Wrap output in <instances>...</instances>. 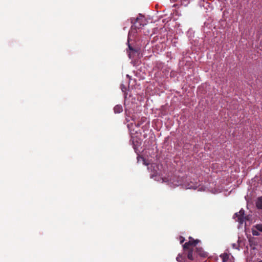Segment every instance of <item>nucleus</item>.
<instances>
[{
    "label": "nucleus",
    "instance_id": "1",
    "mask_svg": "<svg viewBox=\"0 0 262 262\" xmlns=\"http://www.w3.org/2000/svg\"><path fill=\"white\" fill-rule=\"evenodd\" d=\"M174 185L177 186L182 185L186 189H195L198 187L199 184L197 179H193V181H192L189 178L185 179L181 178Z\"/></svg>",
    "mask_w": 262,
    "mask_h": 262
},
{
    "label": "nucleus",
    "instance_id": "2",
    "mask_svg": "<svg viewBox=\"0 0 262 262\" xmlns=\"http://www.w3.org/2000/svg\"><path fill=\"white\" fill-rule=\"evenodd\" d=\"M234 219H236V221L238 222L240 224L247 220V216L245 215V211L243 209H241L238 212H236L234 214Z\"/></svg>",
    "mask_w": 262,
    "mask_h": 262
},
{
    "label": "nucleus",
    "instance_id": "3",
    "mask_svg": "<svg viewBox=\"0 0 262 262\" xmlns=\"http://www.w3.org/2000/svg\"><path fill=\"white\" fill-rule=\"evenodd\" d=\"M189 241L183 245L184 249H188L190 246H195L200 241L199 239H194L192 237H189Z\"/></svg>",
    "mask_w": 262,
    "mask_h": 262
},
{
    "label": "nucleus",
    "instance_id": "4",
    "mask_svg": "<svg viewBox=\"0 0 262 262\" xmlns=\"http://www.w3.org/2000/svg\"><path fill=\"white\" fill-rule=\"evenodd\" d=\"M195 252L202 257H206L207 256L206 252L203 251L201 247H196L195 248Z\"/></svg>",
    "mask_w": 262,
    "mask_h": 262
},
{
    "label": "nucleus",
    "instance_id": "5",
    "mask_svg": "<svg viewBox=\"0 0 262 262\" xmlns=\"http://www.w3.org/2000/svg\"><path fill=\"white\" fill-rule=\"evenodd\" d=\"M114 111L115 113H120L123 111V107L121 105L118 104L114 107Z\"/></svg>",
    "mask_w": 262,
    "mask_h": 262
},
{
    "label": "nucleus",
    "instance_id": "6",
    "mask_svg": "<svg viewBox=\"0 0 262 262\" xmlns=\"http://www.w3.org/2000/svg\"><path fill=\"white\" fill-rule=\"evenodd\" d=\"M128 48L129 49L128 56L130 58H132L134 57V54L136 52V51L135 49H134V48L130 45L128 46Z\"/></svg>",
    "mask_w": 262,
    "mask_h": 262
},
{
    "label": "nucleus",
    "instance_id": "7",
    "mask_svg": "<svg viewBox=\"0 0 262 262\" xmlns=\"http://www.w3.org/2000/svg\"><path fill=\"white\" fill-rule=\"evenodd\" d=\"M256 206L259 209H262V196L258 198L256 202Z\"/></svg>",
    "mask_w": 262,
    "mask_h": 262
},
{
    "label": "nucleus",
    "instance_id": "8",
    "mask_svg": "<svg viewBox=\"0 0 262 262\" xmlns=\"http://www.w3.org/2000/svg\"><path fill=\"white\" fill-rule=\"evenodd\" d=\"M221 257L222 258L223 262H226L229 259V255L226 253H224L221 255Z\"/></svg>",
    "mask_w": 262,
    "mask_h": 262
},
{
    "label": "nucleus",
    "instance_id": "9",
    "mask_svg": "<svg viewBox=\"0 0 262 262\" xmlns=\"http://www.w3.org/2000/svg\"><path fill=\"white\" fill-rule=\"evenodd\" d=\"M121 89L122 91L123 92H124V97H125V98H126V96H127V93H126L127 88H126V86L123 84H121Z\"/></svg>",
    "mask_w": 262,
    "mask_h": 262
},
{
    "label": "nucleus",
    "instance_id": "10",
    "mask_svg": "<svg viewBox=\"0 0 262 262\" xmlns=\"http://www.w3.org/2000/svg\"><path fill=\"white\" fill-rule=\"evenodd\" d=\"M187 257L189 259L193 260V250H189V251L188 253V255H187Z\"/></svg>",
    "mask_w": 262,
    "mask_h": 262
},
{
    "label": "nucleus",
    "instance_id": "11",
    "mask_svg": "<svg viewBox=\"0 0 262 262\" xmlns=\"http://www.w3.org/2000/svg\"><path fill=\"white\" fill-rule=\"evenodd\" d=\"M256 229L262 232V224H257L255 226Z\"/></svg>",
    "mask_w": 262,
    "mask_h": 262
},
{
    "label": "nucleus",
    "instance_id": "12",
    "mask_svg": "<svg viewBox=\"0 0 262 262\" xmlns=\"http://www.w3.org/2000/svg\"><path fill=\"white\" fill-rule=\"evenodd\" d=\"M138 19V18H132V19H131V23H134V24H135L136 22H137V21Z\"/></svg>",
    "mask_w": 262,
    "mask_h": 262
},
{
    "label": "nucleus",
    "instance_id": "13",
    "mask_svg": "<svg viewBox=\"0 0 262 262\" xmlns=\"http://www.w3.org/2000/svg\"><path fill=\"white\" fill-rule=\"evenodd\" d=\"M252 233H253V235L257 236V235H259L258 232L257 231H252Z\"/></svg>",
    "mask_w": 262,
    "mask_h": 262
},
{
    "label": "nucleus",
    "instance_id": "14",
    "mask_svg": "<svg viewBox=\"0 0 262 262\" xmlns=\"http://www.w3.org/2000/svg\"><path fill=\"white\" fill-rule=\"evenodd\" d=\"M170 181H171V183L173 184L174 186H176L174 185V184L176 183L178 181H177V182H175V181L174 180H172H172H170Z\"/></svg>",
    "mask_w": 262,
    "mask_h": 262
},
{
    "label": "nucleus",
    "instance_id": "15",
    "mask_svg": "<svg viewBox=\"0 0 262 262\" xmlns=\"http://www.w3.org/2000/svg\"><path fill=\"white\" fill-rule=\"evenodd\" d=\"M181 238H182V239L180 241V243H181V244H182V243L184 242L185 239H184V238H183V237H181Z\"/></svg>",
    "mask_w": 262,
    "mask_h": 262
},
{
    "label": "nucleus",
    "instance_id": "16",
    "mask_svg": "<svg viewBox=\"0 0 262 262\" xmlns=\"http://www.w3.org/2000/svg\"><path fill=\"white\" fill-rule=\"evenodd\" d=\"M143 161H144V164L145 165H148V164H146V162H145V161L144 160H143Z\"/></svg>",
    "mask_w": 262,
    "mask_h": 262
},
{
    "label": "nucleus",
    "instance_id": "17",
    "mask_svg": "<svg viewBox=\"0 0 262 262\" xmlns=\"http://www.w3.org/2000/svg\"><path fill=\"white\" fill-rule=\"evenodd\" d=\"M177 260L178 261L179 260V258H178V257H177Z\"/></svg>",
    "mask_w": 262,
    "mask_h": 262
},
{
    "label": "nucleus",
    "instance_id": "18",
    "mask_svg": "<svg viewBox=\"0 0 262 262\" xmlns=\"http://www.w3.org/2000/svg\"><path fill=\"white\" fill-rule=\"evenodd\" d=\"M137 126H139V124H137Z\"/></svg>",
    "mask_w": 262,
    "mask_h": 262
}]
</instances>
